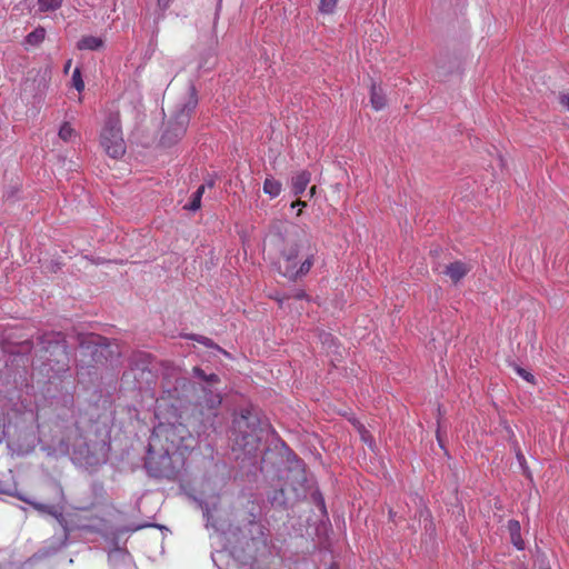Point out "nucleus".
<instances>
[{
	"label": "nucleus",
	"instance_id": "4c0bfd02",
	"mask_svg": "<svg viewBox=\"0 0 569 569\" xmlns=\"http://www.w3.org/2000/svg\"><path fill=\"white\" fill-rule=\"evenodd\" d=\"M204 184H206V187L212 188V187H213V181H212V180H210V181H208V182H207V183H204Z\"/></svg>",
	"mask_w": 569,
	"mask_h": 569
},
{
	"label": "nucleus",
	"instance_id": "c9c22d12",
	"mask_svg": "<svg viewBox=\"0 0 569 569\" xmlns=\"http://www.w3.org/2000/svg\"><path fill=\"white\" fill-rule=\"evenodd\" d=\"M70 66H71V60H68L66 66H64V72H68Z\"/></svg>",
	"mask_w": 569,
	"mask_h": 569
},
{
	"label": "nucleus",
	"instance_id": "7c9ffc66",
	"mask_svg": "<svg viewBox=\"0 0 569 569\" xmlns=\"http://www.w3.org/2000/svg\"><path fill=\"white\" fill-rule=\"evenodd\" d=\"M359 432H360L361 439L365 442H369L370 441L371 437H370L369 432L366 430V428L363 426L359 427Z\"/></svg>",
	"mask_w": 569,
	"mask_h": 569
},
{
	"label": "nucleus",
	"instance_id": "393cba45",
	"mask_svg": "<svg viewBox=\"0 0 569 569\" xmlns=\"http://www.w3.org/2000/svg\"><path fill=\"white\" fill-rule=\"evenodd\" d=\"M59 137L61 140L63 141H69L72 136L74 134V130L73 128L70 126V123L68 122H64L61 127H60V130H59Z\"/></svg>",
	"mask_w": 569,
	"mask_h": 569
},
{
	"label": "nucleus",
	"instance_id": "20e7f679",
	"mask_svg": "<svg viewBox=\"0 0 569 569\" xmlns=\"http://www.w3.org/2000/svg\"><path fill=\"white\" fill-rule=\"evenodd\" d=\"M198 100L196 98V89L190 87V98L183 103L174 113L173 118L169 121L166 131L161 137V142L166 146H171L181 139L190 122V116L196 109Z\"/></svg>",
	"mask_w": 569,
	"mask_h": 569
},
{
	"label": "nucleus",
	"instance_id": "5701e85b",
	"mask_svg": "<svg viewBox=\"0 0 569 569\" xmlns=\"http://www.w3.org/2000/svg\"><path fill=\"white\" fill-rule=\"evenodd\" d=\"M269 501L272 506L283 507L287 505V499L284 496L283 489L274 490L271 496H269Z\"/></svg>",
	"mask_w": 569,
	"mask_h": 569
},
{
	"label": "nucleus",
	"instance_id": "423d86ee",
	"mask_svg": "<svg viewBox=\"0 0 569 569\" xmlns=\"http://www.w3.org/2000/svg\"><path fill=\"white\" fill-rule=\"evenodd\" d=\"M188 436L189 431L182 423H160L153 429V432L150 437L151 448H170L171 453L182 447H187L184 441Z\"/></svg>",
	"mask_w": 569,
	"mask_h": 569
},
{
	"label": "nucleus",
	"instance_id": "6ab92c4d",
	"mask_svg": "<svg viewBox=\"0 0 569 569\" xmlns=\"http://www.w3.org/2000/svg\"><path fill=\"white\" fill-rule=\"evenodd\" d=\"M186 338L190 339V340H193V341H197L198 343L203 345L207 348L217 349L218 351H220V352H222L224 355H228L218 345H216L212 339H210V338H208L206 336L191 333V335L186 336Z\"/></svg>",
	"mask_w": 569,
	"mask_h": 569
},
{
	"label": "nucleus",
	"instance_id": "c85d7f7f",
	"mask_svg": "<svg viewBox=\"0 0 569 569\" xmlns=\"http://www.w3.org/2000/svg\"><path fill=\"white\" fill-rule=\"evenodd\" d=\"M319 338L323 346H327L329 349L332 347H336V339L329 332H321L319 335Z\"/></svg>",
	"mask_w": 569,
	"mask_h": 569
},
{
	"label": "nucleus",
	"instance_id": "f8f14e48",
	"mask_svg": "<svg viewBox=\"0 0 569 569\" xmlns=\"http://www.w3.org/2000/svg\"><path fill=\"white\" fill-rule=\"evenodd\" d=\"M311 180V173L307 170L298 172L291 180V188L295 196H299L305 192Z\"/></svg>",
	"mask_w": 569,
	"mask_h": 569
},
{
	"label": "nucleus",
	"instance_id": "cd10ccee",
	"mask_svg": "<svg viewBox=\"0 0 569 569\" xmlns=\"http://www.w3.org/2000/svg\"><path fill=\"white\" fill-rule=\"evenodd\" d=\"M312 500L317 505V507L325 513L326 512V503L322 497V493L319 490H315L311 493Z\"/></svg>",
	"mask_w": 569,
	"mask_h": 569
},
{
	"label": "nucleus",
	"instance_id": "39448f33",
	"mask_svg": "<svg viewBox=\"0 0 569 569\" xmlns=\"http://www.w3.org/2000/svg\"><path fill=\"white\" fill-rule=\"evenodd\" d=\"M100 143L108 156L119 159L126 153L119 113H110L103 124Z\"/></svg>",
	"mask_w": 569,
	"mask_h": 569
},
{
	"label": "nucleus",
	"instance_id": "a211bd4d",
	"mask_svg": "<svg viewBox=\"0 0 569 569\" xmlns=\"http://www.w3.org/2000/svg\"><path fill=\"white\" fill-rule=\"evenodd\" d=\"M282 189L281 182L276 180L272 177L266 178L263 182V191L269 194L271 198H276L280 194Z\"/></svg>",
	"mask_w": 569,
	"mask_h": 569
},
{
	"label": "nucleus",
	"instance_id": "2f4dec72",
	"mask_svg": "<svg viewBox=\"0 0 569 569\" xmlns=\"http://www.w3.org/2000/svg\"><path fill=\"white\" fill-rule=\"evenodd\" d=\"M560 104L569 111V93L561 94L559 98Z\"/></svg>",
	"mask_w": 569,
	"mask_h": 569
},
{
	"label": "nucleus",
	"instance_id": "c756f323",
	"mask_svg": "<svg viewBox=\"0 0 569 569\" xmlns=\"http://www.w3.org/2000/svg\"><path fill=\"white\" fill-rule=\"evenodd\" d=\"M192 373L196 378L200 379L202 382L206 379L207 373L200 367H193Z\"/></svg>",
	"mask_w": 569,
	"mask_h": 569
},
{
	"label": "nucleus",
	"instance_id": "6e6552de",
	"mask_svg": "<svg viewBox=\"0 0 569 569\" xmlns=\"http://www.w3.org/2000/svg\"><path fill=\"white\" fill-rule=\"evenodd\" d=\"M170 455V448H151V441H149L144 459V468L148 473L156 478L164 477L171 467Z\"/></svg>",
	"mask_w": 569,
	"mask_h": 569
},
{
	"label": "nucleus",
	"instance_id": "ddd939ff",
	"mask_svg": "<svg viewBox=\"0 0 569 569\" xmlns=\"http://www.w3.org/2000/svg\"><path fill=\"white\" fill-rule=\"evenodd\" d=\"M507 528H508V531H509V535H510L511 543L518 550H522L525 548V541L521 538L520 522L518 520L511 519V520L508 521Z\"/></svg>",
	"mask_w": 569,
	"mask_h": 569
},
{
	"label": "nucleus",
	"instance_id": "aec40b11",
	"mask_svg": "<svg viewBox=\"0 0 569 569\" xmlns=\"http://www.w3.org/2000/svg\"><path fill=\"white\" fill-rule=\"evenodd\" d=\"M44 28L38 27L26 37V43L30 46H38L44 40Z\"/></svg>",
	"mask_w": 569,
	"mask_h": 569
},
{
	"label": "nucleus",
	"instance_id": "f03ea898",
	"mask_svg": "<svg viewBox=\"0 0 569 569\" xmlns=\"http://www.w3.org/2000/svg\"><path fill=\"white\" fill-rule=\"evenodd\" d=\"M218 383H220V377L216 373H209L201 386L202 396L196 401L192 411V419L199 422L198 432L214 429L218 410L222 403L221 393L213 389Z\"/></svg>",
	"mask_w": 569,
	"mask_h": 569
},
{
	"label": "nucleus",
	"instance_id": "f3484780",
	"mask_svg": "<svg viewBox=\"0 0 569 569\" xmlns=\"http://www.w3.org/2000/svg\"><path fill=\"white\" fill-rule=\"evenodd\" d=\"M57 522L61 526L63 530V545L67 543L69 539L70 532L73 530V525L68 520V518L59 510L52 516Z\"/></svg>",
	"mask_w": 569,
	"mask_h": 569
},
{
	"label": "nucleus",
	"instance_id": "7ed1b4c3",
	"mask_svg": "<svg viewBox=\"0 0 569 569\" xmlns=\"http://www.w3.org/2000/svg\"><path fill=\"white\" fill-rule=\"evenodd\" d=\"M269 428L263 426L252 409H241L240 413L233 419L234 446L248 456H254L259 450L264 430Z\"/></svg>",
	"mask_w": 569,
	"mask_h": 569
},
{
	"label": "nucleus",
	"instance_id": "9d476101",
	"mask_svg": "<svg viewBox=\"0 0 569 569\" xmlns=\"http://www.w3.org/2000/svg\"><path fill=\"white\" fill-rule=\"evenodd\" d=\"M470 268L462 261H455L446 266L445 273L452 280V282L457 283L460 281L468 272Z\"/></svg>",
	"mask_w": 569,
	"mask_h": 569
},
{
	"label": "nucleus",
	"instance_id": "bb28decb",
	"mask_svg": "<svg viewBox=\"0 0 569 569\" xmlns=\"http://www.w3.org/2000/svg\"><path fill=\"white\" fill-rule=\"evenodd\" d=\"M72 86L76 88L78 92H81L84 89V82L81 77V72L79 68H76L72 73Z\"/></svg>",
	"mask_w": 569,
	"mask_h": 569
},
{
	"label": "nucleus",
	"instance_id": "9b49d317",
	"mask_svg": "<svg viewBox=\"0 0 569 569\" xmlns=\"http://www.w3.org/2000/svg\"><path fill=\"white\" fill-rule=\"evenodd\" d=\"M2 492L7 493L9 496H12V497H17L19 500L31 505L36 510H38L41 513H47V515L53 516L56 513V511L58 510V508L56 506L44 505V503H39L36 501H32L17 491H9V490L4 491L3 490Z\"/></svg>",
	"mask_w": 569,
	"mask_h": 569
},
{
	"label": "nucleus",
	"instance_id": "0eeeda50",
	"mask_svg": "<svg viewBox=\"0 0 569 569\" xmlns=\"http://www.w3.org/2000/svg\"><path fill=\"white\" fill-rule=\"evenodd\" d=\"M60 333H48L38 338V345L40 350L49 353L50 357L56 358L57 365H59L57 371L64 372L69 369V357L67 353V346L60 339Z\"/></svg>",
	"mask_w": 569,
	"mask_h": 569
},
{
	"label": "nucleus",
	"instance_id": "b1692460",
	"mask_svg": "<svg viewBox=\"0 0 569 569\" xmlns=\"http://www.w3.org/2000/svg\"><path fill=\"white\" fill-rule=\"evenodd\" d=\"M338 0H320L319 11L323 14H332L337 7Z\"/></svg>",
	"mask_w": 569,
	"mask_h": 569
},
{
	"label": "nucleus",
	"instance_id": "473e14b6",
	"mask_svg": "<svg viewBox=\"0 0 569 569\" xmlns=\"http://www.w3.org/2000/svg\"><path fill=\"white\" fill-rule=\"evenodd\" d=\"M170 1L171 0H157L158 6L161 8V10H166L169 7Z\"/></svg>",
	"mask_w": 569,
	"mask_h": 569
},
{
	"label": "nucleus",
	"instance_id": "f257e3e1",
	"mask_svg": "<svg viewBox=\"0 0 569 569\" xmlns=\"http://www.w3.org/2000/svg\"><path fill=\"white\" fill-rule=\"evenodd\" d=\"M286 232L293 236L295 239L288 241L286 247L281 250L278 261L279 272L289 280H297L305 277L315 263L313 254L308 253L306 258L299 262L298 254L303 244L305 233L300 237V231L296 226L288 224Z\"/></svg>",
	"mask_w": 569,
	"mask_h": 569
},
{
	"label": "nucleus",
	"instance_id": "e433bc0d",
	"mask_svg": "<svg viewBox=\"0 0 569 569\" xmlns=\"http://www.w3.org/2000/svg\"><path fill=\"white\" fill-rule=\"evenodd\" d=\"M98 340L99 341H96L97 345H101V341H107V339L102 337H99Z\"/></svg>",
	"mask_w": 569,
	"mask_h": 569
},
{
	"label": "nucleus",
	"instance_id": "72a5a7b5",
	"mask_svg": "<svg viewBox=\"0 0 569 569\" xmlns=\"http://www.w3.org/2000/svg\"><path fill=\"white\" fill-rule=\"evenodd\" d=\"M296 299L300 300V299H305L307 297L306 292L303 290H298L295 296H293Z\"/></svg>",
	"mask_w": 569,
	"mask_h": 569
},
{
	"label": "nucleus",
	"instance_id": "a878e982",
	"mask_svg": "<svg viewBox=\"0 0 569 569\" xmlns=\"http://www.w3.org/2000/svg\"><path fill=\"white\" fill-rule=\"evenodd\" d=\"M513 370L517 372L519 377H521L523 380H526L529 383H535V376L526 370L525 368L513 363L512 365Z\"/></svg>",
	"mask_w": 569,
	"mask_h": 569
},
{
	"label": "nucleus",
	"instance_id": "4468645a",
	"mask_svg": "<svg viewBox=\"0 0 569 569\" xmlns=\"http://www.w3.org/2000/svg\"><path fill=\"white\" fill-rule=\"evenodd\" d=\"M370 103L377 111L386 107V97L381 87L377 86L376 82L371 83L370 88Z\"/></svg>",
	"mask_w": 569,
	"mask_h": 569
},
{
	"label": "nucleus",
	"instance_id": "f704fd0d",
	"mask_svg": "<svg viewBox=\"0 0 569 569\" xmlns=\"http://www.w3.org/2000/svg\"><path fill=\"white\" fill-rule=\"evenodd\" d=\"M291 207H292V208H295V207H306V202H303V201H297V202H293V203L291 204Z\"/></svg>",
	"mask_w": 569,
	"mask_h": 569
},
{
	"label": "nucleus",
	"instance_id": "1a4fd4ad",
	"mask_svg": "<svg viewBox=\"0 0 569 569\" xmlns=\"http://www.w3.org/2000/svg\"><path fill=\"white\" fill-rule=\"evenodd\" d=\"M291 481L292 490L295 492L296 499H301L306 497V486L307 478L305 475V470H293L291 471V477L289 478Z\"/></svg>",
	"mask_w": 569,
	"mask_h": 569
},
{
	"label": "nucleus",
	"instance_id": "2eb2a0df",
	"mask_svg": "<svg viewBox=\"0 0 569 569\" xmlns=\"http://www.w3.org/2000/svg\"><path fill=\"white\" fill-rule=\"evenodd\" d=\"M74 453L79 456V458L87 465H96L99 462V458L96 456L94 451L90 449L88 443L79 445L74 449Z\"/></svg>",
	"mask_w": 569,
	"mask_h": 569
},
{
	"label": "nucleus",
	"instance_id": "412c9836",
	"mask_svg": "<svg viewBox=\"0 0 569 569\" xmlns=\"http://www.w3.org/2000/svg\"><path fill=\"white\" fill-rule=\"evenodd\" d=\"M206 190V184H201L192 194L191 201L184 208L190 211H197L201 207V198Z\"/></svg>",
	"mask_w": 569,
	"mask_h": 569
},
{
	"label": "nucleus",
	"instance_id": "4be33fe9",
	"mask_svg": "<svg viewBox=\"0 0 569 569\" xmlns=\"http://www.w3.org/2000/svg\"><path fill=\"white\" fill-rule=\"evenodd\" d=\"M63 0H38L40 11H54L62 6Z\"/></svg>",
	"mask_w": 569,
	"mask_h": 569
},
{
	"label": "nucleus",
	"instance_id": "a19ab883",
	"mask_svg": "<svg viewBox=\"0 0 569 569\" xmlns=\"http://www.w3.org/2000/svg\"><path fill=\"white\" fill-rule=\"evenodd\" d=\"M518 459H523V456L521 453H518Z\"/></svg>",
	"mask_w": 569,
	"mask_h": 569
},
{
	"label": "nucleus",
	"instance_id": "dca6fc26",
	"mask_svg": "<svg viewBox=\"0 0 569 569\" xmlns=\"http://www.w3.org/2000/svg\"><path fill=\"white\" fill-rule=\"evenodd\" d=\"M102 47V39L93 36L82 37L77 43L79 50H99Z\"/></svg>",
	"mask_w": 569,
	"mask_h": 569
},
{
	"label": "nucleus",
	"instance_id": "58836bf2",
	"mask_svg": "<svg viewBox=\"0 0 569 569\" xmlns=\"http://www.w3.org/2000/svg\"><path fill=\"white\" fill-rule=\"evenodd\" d=\"M315 190H316V187H312L311 190H310L311 194L315 193Z\"/></svg>",
	"mask_w": 569,
	"mask_h": 569
},
{
	"label": "nucleus",
	"instance_id": "ea45409f",
	"mask_svg": "<svg viewBox=\"0 0 569 569\" xmlns=\"http://www.w3.org/2000/svg\"><path fill=\"white\" fill-rule=\"evenodd\" d=\"M47 361L49 362V365L51 363V358L50 357H47Z\"/></svg>",
	"mask_w": 569,
	"mask_h": 569
}]
</instances>
